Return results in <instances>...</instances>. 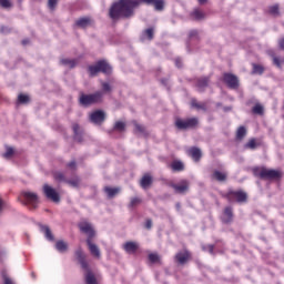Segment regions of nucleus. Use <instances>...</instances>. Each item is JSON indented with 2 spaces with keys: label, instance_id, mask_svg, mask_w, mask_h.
I'll list each match as a JSON object with an SVG mask.
<instances>
[{
  "label": "nucleus",
  "instance_id": "1",
  "mask_svg": "<svg viewBox=\"0 0 284 284\" xmlns=\"http://www.w3.org/2000/svg\"><path fill=\"white\" fill-rule=\"evenodd\" d=\"M156 0H120L112 4L109 14L112 19H130L134 16V8L141 3L153 6Z\"/></svg>",
  "mask_w": 284,
  "mask_h": 284
},
{
  "label": "nucleus",
  "instance_id": "2",
  "mask_svg": "<svg viewBox=\"0 0 284 284\" xmlns=\"http://www.w3.org/2000/svg\"><path fill=\"white\" fill-rule=\"evenodd\" d=\"M75 258L79 261L82 270H85L87 273L84 274L85 283L87 284H99L97 282V277L94 276V273L90 271V266L88 265V262L85 261V254L83 253V248L79 247L75 251Z\"/></svg>",
  "mask_w": 284,
  "mask_h": 284
},
{
  "label": "nucleus",
  "instance_id": "3",
  "mask_svg": "<svg viewBox=\"0 0 284 284\" xmlns=\"http://www.w3.org/2000/svg\"><path fill=\"white\" fill-rule=\"evenodd\" d=\"M90 77H97L99 72H103V74H111L112 67L105 60L98 61L94 65H90L88 68Z\"/></svg>",
  "mask_w": 284,
  "mask_h": 284
},
{
  "label": "nucleus",
  "instance_id": "4",
  "mask_svg": "<svg viewBox=\"0 0 284 284\" xmlns=\"http://www.w3.org/2000/svg\"><path fill=\"white\" fill-rule=\"evenodd\" d=\"M80 105H94V103H101L103 101V92L97 91L92 94H81L80 95Z\"/></svg>",
  "mask_w": 284,
  "mask_h": 284
},
{
  "label": "nucleus",
  "instance_id": "5",
  "mask_svg": "<svg viewBox=\"0 0 284 284\" xmlns=\"http://www.w3.org/2000/svg\"><path fill=\"white\" fill-rule=\"evenodd\" d=\"M23 196V205H28L31 210H37L39 205V195L34 192L31 191H23L22 193Z\"/></svg>",
  "mask_w": 284,
  "mask_h": 284
},
{
  "label": "nucleus",
  "instance_id": "6",
  "mask_svg": "<svg viewBox=\"0 0 284 284\" xmlns=\"http://www.w3.org/2000/svg\"><path fill=\"white\" fill-rule=\"evenodd\" d=\"M175 125L178 130H190L199 125V118H189L186 120L178 119Z\"/></svg>",
  "mask_w": 284,
  "mask_h": 284
},
{
  "label": "nucleus",
  "instance_id": "7",
  "mask_svg": "<svg viewBox=\"0 0 284 284\" xmlns=\"http://www.w3.org/2000/svg\"><path fill=\"white\" fill-rule=\"evenodd\" d=\"M78 227L83 234H87L89 241H92L94 239L97 232L94 231V226H92V223L88 222V220H82Z\"/></svg>",
  "mask_w": 284,
  "mask_h": 284
},
{
  "label": "nucleus",
  "instance_id": "8",
  "mask_svg": "<svg viewBox=\"0 0 284 284\" xmlns=\"http://www.w3.org/2000/svg\"><path fill=\"white\" fill-rule=\"evenodd\" d=\"M260 179H268L270 181L283 179V172L272 169H262L260 171Z\"/></svg>",
  "mask_w": 284,
  "mask_h": 284
},
{
  "label": "nucleus",
  "instance_id": "9",
  "mask_svg": "<svg viewBox=\"0 0 284 284\" xmlns=\"http://www.w3.org/2000/svg\"><path fill=\"white\" fill-rule=\"evenodd\" d=\"M42 190L43 194L49 199V201H52L53 203H59L61 201L59 192H57V190L49 184H44Z\"/></svg>",
  "mask_w": 284,
  "mask_h": 284
},
{
  "label": "nucleus",
  "instance_id": "10",
  "mask_svg": "<svg viewBox=\"0 0 284 284\" xmlns=\"http://www.w3.org/2000/svg\"><path fill=\"white\" fill-rule=\"evenodd\" d=\"M226 199L230 203L236 200L237 203H245L247 201V193L243 191H231L227 193Z\"/></svg>",
  "mask_w": 284,
  "mask_h": 284
},
{
  "label": "nucleus",
  "instance_id": "11",
  "mask_svg": "<svg viewBox=\"0 0 284 284\" xmlns=\"http://www.w3.org/2000/svg\"><path fill=\"white\" fill-rule=\"evenodd\" d=\"M223 81L226 83L227 88L231 90H236L239 88V77L232 73H224Z\"/></svg>",
  "mask_w": 284,
  "mask_h": 284
},
{
  "label": "nucleus",
  "instance_id": "12",
  "mask_svg": "<svg viewBox=\"0 0 284 284\" xmlns=\"http://www.w3.org/2000/svg\"><path fill=\"white\" fill-rule=\"evenodd\" d=\"M91 123L94 125H101L105 121V111L97 110L90 114Z\"/></svg>",
  "mask_w": 284,
  "mask_h": 284
},
{
  "label": "nucleus",
  "instance_id": "13",
  "mask_svg": "<svg viewBox=\"0 0 284 284\" xmlns=\"http://www.w3.org/2000/svg\"><path fill=\"white\" fill-rule=\"evenodd\" d=\"M171 187H173L175 194H185L190 190V182L183 180L180 184H171Z\"/></svg>",
  "mask_w": 284,
  "mask_h": 284
},
{
  "label": "nucleus",
  "instance_id": "14",
  "mask_svg": "<svg viewBox=\"0 0 284 284\" xmlns=\"http://www.w3.org/2000/svg\"><path fill=\"white\" fill-rule=\"evenodd\" d=\"M123 250L126 254H134L136 250H139V243L132 241L125 242L123 244Z\"/></svg>",
  "mask_w": 284,
  "mask_h": 284
},
{
  "label": "nucleus",
  "instance_id": "15",
  "mask_svg": "<svg viewBox=\"0 0 284 284\" xmlns=\"http://www.w3.org/2000/svg\"><path fill=\"white\" fill-rule=\"evenodd\" d=\"M87 245L89 246V251L92 256H95V258H101V250H99L97 244L92 243V240H87Z\"/></svg>",
  "mask_w": 284,
  "mask_h": 284
},
{
  "label": "nucleus",
  "instance_id": "16",
  "mask_svg": "<svg viewBox=\"0 0 284 284\" xmlns=\"http://www.w3.org/2000/svg\"><path fill=\"white\" fill-rule=\"evenodd\" d=\"M189 154L193 161L197 163V161H201V156H203V153L201 152V149L193 146L189 150Z\"/></svg>",
  "mask_w": 284,
  "mask_h": 284
},
{
  "label": "nucleus",
  "instance_id": "17",
  "mask_svg": "<svg viewBox=\"0 0 284 284\" xmlns=\"http://www.w3.org/2000/svg\"><path fill=\"white\" fill-rule=\"evenodd\" d=\"M232 219H234V212L231 206L224 209V213L222 215V221L224 223H232Z\"/></svg>",
  "mask_w": 284,
  "mask_h": 284
},
{
  "label": "nucleus",
  "instance_id": "18",
  "mask_svg": "<svg viewBox=\"0 0 284 284\" xmlns=\"http://www.w3.org/2000/svg\"><path fill=\"white\" fill-rule=\"evenodd\" d=\"M60 63L61 65H64V68H77V65H79V60L63 58L60 60Z\"/></svg>",
  "mask_w": 284,
  "mask_h": 284
},
{
  "label": "nucleus",
  "instance_id": "19",
  "mask_svg": "<svg viewBox=\"0 0 284 284\" xmlns=\"http://www.w3.org/2000/svg\"><path fill=\"white\" fill-rule=\"evenodd\" d=\"M189 258H190V252H187V251L180 252L175 255V261H178V263H180V265L187 263Z\"/></svg>",
  "mask_w": 284,
  "mask_h": 284
},
{
  "label": "nucleus",
  "instance_id": "20",
  "mask_svg": "<svg viewBox=\"0 0 284 284\" xmlns=\"http://www.w3.org/2000/svg\"><path fill=\"white\" fill-rule=\"evenodd\" d=\"M152 175L150 174H144L140 181V185L143 190H148V187H150V185H152Z\"/></svg>",
  "mask_w": 284,
  "mask_h": 284
},
{
  "label": "nucleus",
  "instance_id": "21",
  "mask_svg": "<svg viewBox=\"0 0 284 284\" xmlns=\"http://www.w3.org/2000/svg\"><path fill=\"white\" fill-rule=\"evenodd\" d=\"M209 83H210V78L207 77L200 78L196 84L199 92H203L207 88Z\"/></svg>",
  "mask_w": 284,
  "mask_h": 284
},
{
  "label": "nucleus",
  "instance_id": "22",
  "mask_svg": "<svg viewBox=\"0 0 284 284\" xmlns=\"http://www.w3.org/2000/svg\"><path fill=\"white\" fill-rule=\"evenodd\" d=\"M40 232L44 234L47 241H54V235H52V231L47 225H40Z\"/></svg>",
  "mask_w": 284,
  "mask_h": 284
},
{
  "label": "nucleus",
  "instance_id": "23",
  "mask_svg": "<svg viewBox=\"0 0 284 284\" xmlns=\"http://www.w3.org/2000/svg\"><path fill=\"white\" fill-rule=\"evenodd\" d=\"M78 28H89L92 26V20L90 18H80L75 21Z\"/></svg>",
  "mask_w": 284,
  "mask_h": 284
},
{
  "label": "nucleus",
  "instance_id": "24",
  "mask_svg": "<svg viewBox=\"0 0 284 284\" xmlns=\"http://www.w3.org/2000/svg\"><path fill=\"white\" fill-rule=\"evenodd\" d=\"M191 105H192V108H195V110H197V111H200V110H202V112L207 111V105L205 104V102H199L195 99H193L191 101Z\"/></svg>",
  "mask_w": 284,
  "mask_h": 284
},
{
  "label": "nucleus",
  "instance_id": "25",
  "mask_svg": "<svg viewBox=\"0 0 284 284\" xmlns=\"http://www.w3.org/2000/svg\"><path fill=\"white\" fill-rule=\"evenodd\" d=\"M212 179H215V181H219L220 183H223L227 180V173L221 172V171H214Z\"/></svg>",
  "mask_w": 284,
  "mask_h": 284
},
{
  "label": "nucleus",
  "instance_id": "26",
  "mask_svg": "<svg viewBox=\"0 0 284 284\" xmlns=\"http://www.w3.org/2000/svg\"><path fill=\"white\" fill-rule=\"evenodd\" d=\"M72 130H73L75 141L81 143V141H83V135L81 134V129H80L79 124L74 123L72 125Z\"/></svg>",
  "mask_w": 284,
  "mask_h": 284
},
{
  "label": "nucleus",
  "instance_id": "27",
  "mask_svg": "<svg viewBox=\"0 0 284 284\" xmlns=\"http://www.w3.org/2000/svg\"><path fill=\"white\" fill-rule=\"evenodd\" d=\"M104 192L109 196V199H113V196H116V194L121 192V189L106 186L104 187Z\"/></svg>",
  "mask_w": 284,
  "mask_h": 284
},
{
  "label": "nucleus",
  "instance_id": "28",
  "mask_svg": "<svg viewBox=\"0 0 284 284\" xmlns=\"http://www.w3.org/2000/svg\"><path fill=\"white\" fill-rule=\"evenodd\" d=\"M171 168L173 172H183L185 170V165L181 161H173Z\"/></svg>",
  "mask_w": 284,
  "mask_h": 284
},
{
  "label": "nucleus",
  "instance_id": "29",
  "mask_svg": "<svg viewBox=\"0 0 284 284\" xmlns=\"http://www.w3.org/2000/svg\"><path fill=\"white\" fill-rule=\"evenodd\" d=\"M55 250H58V252H60L61 254H63V252L68 251V243L63 242V241H58L55 243Z\"/></svg>",
  "mask_w": 284,
  "mask_h": 284
},
{
  "label": "nucleus",
  "instance_id": "30",
  "mask_svg": "<svg viewBox=\"0 0 284 284\" xmlns=\"http://www.w3.org/2000/svg\"><path fill=\"white\" fill-rule=\"evenodd\" d=\"M53 178L55 179V181H58V183H68V179L62 172H55Z\"/></svg>",
  "mask_w": 284,
  "mask_h": 284
},
{
  "label": "nucleus",
  "instance_id": "31",
  "mask_svg": "<svg viewBox=\"0 0 284 284\" xmlns=\"http://www.w3.org/2000/svg\"><path fill=\"white\" fill-rule=\"evenodd\" d=\"M256 148H258V144L255 139H251L246 144H244V150H256Z\"/></svg>",
  "mask_w": 284,
  "mask_h": 284
},
{
  "label": "nucleus",
  "instance_id": "32",
  "mask_svg": "<svg viewBox=\"0 0 284 284\" xmlns=\"http://www.w3.org/2000/svg\"><path fill=\"white\" fill-rule=\"evenodd\" d=\"M81 183V179L79 176H74L71 180H67V184L70 185V187H79Z\"/></svg>",
  "mask_w": 284,
  "mask_h": 284
},
{
  "label": "nucleus",
  "instance_id": "33",
  "mask_svg": "<svg viewBox=\"0 0 284 284\" xmlns=\"http://www.w3.org/2000/svg\"><path fill=\"white\" fill-rule=\"evenodd\" d=\"M245 134H247V130H245V126H240L236 132V139L239 141H242V139H245Z\"/></svg>",
  "mask_w": 284,
  "mask_h": 284
},
{
  "label": "nucleus",
  "instance_id": "34",
  "mask_svg": "<svg viewBox=\"0 0 284 284\" xmlns=\"http://www.w3.org/2000/svg\"><path fill=\"white\" fill-rule=\"evenodd\" d=\"M18 103H21L22 105H26L27 103H30V97L26 95L23 93L18 95Z\"/></svg>",
  "mask_w": 284,
  "mask_h": 284
},
{
  "label": "nucleus",
  "instance_id": "35",
  "mask_svg": "<svg viewBox=\"0 0 284 284\" xmlns=\"http://www.w3.org/2000/svg\"><path fill=\"white\" fill-rule=\"evenodd\" d=\"M263 72H265L263 65L253 64V74H263Z\"/></svg>",
  "mask_w": 284,
  "mask_h": 284
},
{
  "label": "nucleus",
  "instance_id": "36",
  "mask_svg": "<svg viewBox=\"0 0 284 284\" xmlns=\"http://www.w3.org/2000/svg\"><path fill=\"white\" fill-rule=\"evenodd\" d=\"M153 6H154L155 10L161 11V10H163L165 2L163 0H155L153 2Z\"/></svg>",
  "mask_w": 284,
  "mask_h": 284
},
{
  "label": "nucleus",
  "instance_id": "37",
  "mask_svg": "<svg viewBox=\"0 0 284 284\" xmlns=\"http://www.w3.org/2000/svg\"><path fill=\"white\" fill-rule=\"evenodd\" d=\"M268 12H270V14H273V17H278V14H280L278 4L271 6L268 8Z\"/></svg>",
  "mask_w": 284,
  "mask_h": 284
},
{
  "label": "nucleus",
  "instance_id": "38",
  "mask_svg": "<svg viewBox=\"0 0 284 284\" xmlns=\"http://www.w3.org/2000/svg\"><path fill=\"white\" fill-rule=\"evenodd\" d=\"M192 17H194L196 21H201V19H204L205 14L200 10H194Z\"/></svg>",
  "mask_w": 284,
  "mask_h": 284
},
{
  "label": "nucleus",
  "instance_id": "39",
  "mask_svg": "<svg viewBox=\"0 0 284 284\" xmlns=\"http://www.w3.org/2000/svg\"><path fill=\"white\" fill-rule=\"evenodd\" d=\"M114 130H116L118 132L125 131V123L121 121L115 122Z\"/></svg>",
  "mask_w": 284,
  "mask_h": 284
},
{
  "label": "nucleus",
  "instance_id": "40",
  "mask_svg": "<svg viewBox=\"0 0 284 284\" xmlns=\"http://www.w3.org/2000/svg\"><path fill=\"white\" fill-rule=\"evenodd\" d=\"M12 154H14V149L11 146H7L6 152L3 153L4 159H12Z\"/></svg>",
  "mask_w": 284,
  "mask_h": 284
},
{
  "label": "nucleus",
  "instance_id": "41",
  "mask_svg": "<svg viewBox=\"0 0 284 284\" xmlns=\"http://www.w3.org/2000/svg\"><path fill=\"white\" fill-rule=\"evenodd\" d=\"M1 276L3 280V284H14V282L8 277V273L6 271L1 272Z\"/></svg>",
  "mask_w": 284,
  "mask_h": 284
},
{
  "label": "nucleus",
  "instance_id": "42",
  "mask_svg": "<svg viewBox=\"0 0 284 284\" xmlns=\"http://www.w3.org/2000/svg\"><path fill=\"white\" fill-rule=\"evenodd\" d=\"M141 203V199L139 197H131V201L129 203V207L132 209V207H136V205H140Z\"/></svg>",
  "mask_w": 284,
  "mask_h": 284
},
{
  "label": "nucleus",
  "instance_id": "43",
  "mask_svg": "<svg viewBox=\"0 0 284 284\" xmlns=\"http://www.w3.org/2000/svg\"><path fill=\"white\" fill-rule=\"evenodd\" d=\"M144 34H146L148 39L150 41H152L154 39V29L153 28H149L144 31Z\"/></svg>",
  "mask_w": 284,
  "mask_h": 284
},
{
  "label": "nucleus",
  "instance_id": "44",
  "mask_svg": "<svg viewBox=\"0 0 284 284\" xmlns=\"http://www.w3.org/2000/svg\"><path fill=\"white\" fill-rule=\"evenodd\" d=\"M253 113H254V114H263V105H261V104H255V105L253 106Z\"/></svg>",
  "mask_w": 284,
  "mask_h": 284
},
{
  "label": "nucleus",
  "instance_id": "45",
  "mask_svg": "<svg viewBox=\"0 0 284 284\" xmlns=\"http://www.w3.org/2000/svg\"><path fill=\"white\" fill-rule=\"evenodd\" d=\"M202 250L204 251V252H209L210 254H214V245H212V244H210V245H203L202 246Z\"/></svg>",
  "mask_w": 284,
  "mask_h": 284
},
{
  "label": "nucleus",
  "instance_id": "46",
  "mask_svg": "<svg viewBox=\"0 0 284 284\" xmlns=\"http://www.w3.org/2000/svg\"><path fill=\"white\" fill-rule=\"evenodd\" d=\"M149 261H150L151 263H158V261H159V254H156V253H151V254H149Z\"/></svg>",
  "mask_w": 284,
  "mask_h": 284
},
{
  "label": "nucleus",
  "instance_id": "47",
  "mask_svg": "<svg viewBox=\"0 0 284 284\" xmlns=\"http://www.w3.org/2000/svg\"><path fill=\"white\" fill-rule=\"evenodd\" d=\"M0 6L2 8H12V2L10 0H0Z\"/></svg>",
  "mask_w": 284,
  "mask_h": 284
},
{
  "label": "nucleus",
  "instance_id": "48",
  "mask_svg": "<svg viewBox=\"0 0 284 284\" xmlns=\"http://www.w3.org/2000/svg\"><path fill=\"white\" fill-rule=\"evenodd\" d=\"M57 3H59V0H48V7L51 10H54V8H57Z\"/></svg>",
  "mask_w": 284,
  "mask_h": 284
},
{
  "label": "nucleus",
  "instance_id": "49",
  "mask_svg": "<svg viewBox=\"0 0 284 284\" xmlns=\"http://www.w3.org/2000/svg\"><path fill=\"white\" fill-rule=\"evenodd\" d=\"M102 90H103V92H111L112 87H110V83H108V82H102Z\"/></svg>",
  "mask_w": 284,
  "mask_h": 284
},
{
  "label": "nucleus",
  "instance_id": "50",
  "mask_svg": "<svg viewBox=\"0 0 284 284\" xmlns=\"http://www.w3.org/2000/svg\"><path fill=\"white\" fill-rule=\"evenodd\" d=\"M135 130L136 132H139L140 134H145V126L135 123Z\"/></svg>",
  "mask_w": 284,
  "mask_h": 284
},
{
  "label": "nucleus",
  "instance_id": "51",
  "mask_svg": "<svg viewBox=\"0 0 284 284\" xmlns=\"http://www.w3.org/2000/svg\"><path fill=\"white\" fill-rule=\"evenodd\" d=\"M0 32H1V34H8V33L10 32V28H8V27H1V28H0Z\"/></svg>",
  "mask_w": 284,
  "mask_h": 284
},
{
  "label": "nucleus",
  "instance_id": "52",
  "mask_svg": "<svg viewBox=\"0 0 284 284\" xmlns=\"http://www.w3.org/2000/svg\"><path fill=\"white\" fill-rule=\"evenodd\" d=\"M273 63L274 65H276L277 68H281V60L277 57H273Z\"/></svg>",
  "mask_w": 284,
  "mask_h": 284
},
{
  "label": "nucleus",
  "instance_id": "53",
  "mask_svg": "<svg viewBox=\"0 0 284 284\" xmlns=\"http://www.w3.org/2000/svg\"><path fill=\"white\" fill-rule=\"evenodd\" d=\"M199 36V31L196 30H191L189 33L190 39H193V37H197Z\"/></svg>",
  "mask_w": 284,
  "mask_h": 284
},
{
  "label": "nucleus",
  "instance_id": "54",
  "mask_svg": "<svg viewBox=\"0 0 284 284\" xmlns=\"http://www.w3.org/2000/svg\"><path fill=\"white\" fill-rule=\"evenodd\" d=\"M68 168H70L71 170H75V169H77V162H75V161H71V162L68 164Z\"/></svg>",
  "mask_w": 284,
  "mask_h": 284
},
{
  "label": "nucleus",
  "instance_id": "55",
  "mask_svg": "<svg viewBox=\"0 0 284 284\" xmlns=\"http://www.w3.org/2000/svg\"><path fill=\"white\" fill-rule=\"evenodd\" d=\"M3 205H4L3 199L0 196V216L1 214H3Z\"/></svg>",
  "mask_w": 284,
  "mask_h": 284
},
{
  "label": "nucleus",
  "instance_id": "56",
  "mask_svg": "<svg viewBox=\"0 0 284 284\" xmlns=\"http://www.w3.org/2000/svg\"><path fill=\"white\" fill-rule=\"evenodd\" d=\"M145 227H146V230H151L152 229V220H148L146 221Z\"/></svg>",
  "mask_w": 284,
  "mask_h": 284
},
{
  "label": "nucleus",
  "instance_id": "57",
  "mask_svg": "<svg viewBox=\"0 0 284 284\" xmlns=\"http://www.w3.org/2000/svg\"><path fill=\"white\" fill-rule=\"evenodd\" d=\"M278 45H280V48H281L282 50H284V39H281V40L278 41Z\"/></svg>",
  "mask_w": 284,
  "mask_h": 284
},
{
  "label": "nucleus",
  "instance_id": "58",
  "mask_svg": "<svg viewBox=\"0 0 284 284\" xmlns=\"http://www.w3.org/2000/svg\"><path fill=\"white\" fill-rule=\"evenodd\" d=\"M175 65H176V68H181V60H175Z\"/></svg>",
  "mask_w": 284,
  "mask_h": 284
},
{
  "label": "nucleus",
  "instance_id": "59",
  "mask_svg": "<svg viewBox=\"0 0 284 284\" xmlns=\"http://www.w3.org/2000/svg\"><path fill=\"white\" fill-rule=\"evenodd\" d=\"M28 43H30V40H28V39L22 40V45H28Z\"/></svg>",
  "mask_w": 284,
  "mask_h": 284
},
{
  "label": "nucleus",
  "instance_id": "60",
  "mask_svg": "<svg viewBox=\"0 0 284 284\" xmlns=\"http://www.w3.org/2000/svg\"><path fill=\"white\" fill-rule=\"evenodd\" d=\"M199 1V3L201 4V6H203L204 3H207V0H197Z\"/></svg>",
  "mask_w": 284,
  "mask_h": 284
},
{
  "label": "nucleus",
  "instance_id": "61",
  "mask_svg": "<svg viewBox=\"0 0 284 284\" xmlns=\"http://www.w3.org/2000/svg\"><path fill=\"white\" fill-rule=\"evenodd\" d=\"M176 209L181 210V204L180 203L176 204Z\"/></svg>",
  "mask_w": 284,
  "mask_h": 284
},
{
  "label": "nucleus",
  "instance_id": "62",
  "mask_svg": "<svg viewBox=\"0 0 284 284\" xmlns=\"http://www.w3.org/2000/svg\"><path fill=\"white\" fill-rule=\"evenodd\" d=\"M225 110H226V111H230V110H232V108H226Z\"/></svg>",
  "mask_w": 284,
  "mask_h": 284
}]
</instances>
